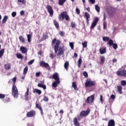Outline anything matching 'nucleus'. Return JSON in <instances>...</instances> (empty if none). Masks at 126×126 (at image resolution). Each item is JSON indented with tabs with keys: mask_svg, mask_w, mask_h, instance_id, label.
Here are the masks:
<instances>
[{
	"mask_svg": "<svg viewBox=\"0 0 126 126\" xmlns=\"http://www.w3.org/2000/svg\"><path fill=\"white\" fill-rule=\"evenodd\" d=\"M53 45L54 46V51L55 54H57L58 57H61V56H63V55H64V51L65 50L64 49V48L63 47H60V45H61V40L60 39L57 40V37H55L52 42V45Z\"/></svg>",
	"mask_w": 126,
	"mask_h": 126,
	"instance_id": "nucleus-1",
	"label": "nucleus"
},
{
	"mask_svg": "<svg viewBox=\"0 0 126 126\" xmlns=\"http://www.w3.org/2000/svg\"><path fill=\"white\" fill-rule=\"evenodd\" d=\"M12 81L13 82V87L12 88V94L13 95L14 98H18V90H17V87L16 86H15L16 77H14L13 79H12Z\"/></svg>",
	"mask_w": 126,
	"mask_h": 126,
	"instance_id": "nucleus-2",
	"label": "nucleus"
},
{
	"mask_svg": "<svg viewBox=\"0 0 126 126\" xmlns=\"http://www.w3.org/2000/svg\"><path fill=\"white\" fill-rule=\"evenodd\" d=\"M64 18L67 21L69 20V16L67 15L66 11H64L61 13V15L59 17V21H63Z\"/></svg>",
	"mask_w": 126,
	"mask_h": 126,
	"instance_id": "nucleus-3",
	"label": "nucleus"
},
{
	"mask_svg": "<svg viewBox=\"0 0 126 126\" xmlns=\"http://www.w3.org/2000/svg\"><path fill=\"white\" fill-rule=\"evenodd\" d=\"M96 83L94 81H91V79H87L85 83V87H91V86H95Z\"/></svg>",
	"mask_w": 126,
	"mask_h": 126,
	"instance_id": "nucleus-4",
	"label": "nucleus"
},
{
	"mask_svg": "<svg viewBox=\"0 0 126 126\" xmlns=\"http://www.w3.org/2000/svg\"><path fill=\"white\" fill-rule=\"evenodd\" d=\"M90 111L91 110L89 108H88L86 111H82L80 113V116L81 118L87 117V115L90 113Z\"/></svg>",
	"mask_w": 126,
	"mask_h": 126,
	"instance_id": "nucleus-5",
	"label": "nucleus"
},
{
	"mask_svg": "<svg viewBox=\"0 0 126 126\" xmlns=\"http://www.w3.org/2000/svg\"><path fill=\"white\" fill-rule=\"evenodd\" d=\"M94 99H95V94H93L88 97L86 99L85 102L87 104H91V103H93Z\"/></svg>",
	"mask_w": 126,
	"mask_h": 126,
	"instance_id": "nucleus-6",
	"label": "nucleus"
},
{
	"mask_svg": "<svg viewBox=\"0 0 126 126\" xmlns=\"http://www.w3.org/2000/svg\"><path fill=\"white\" fill-rule=\"evenodd\" d=\"M98 21H99V18L97 17H95L94 19V21L92 22V25L90 27V30L92 31V30L94 29V27L97 25V23H98Z\"/></svg>",
	"mask_w": 126,
	"mask_h": 126,
	"instance_id": "nucleus-7",
	"label": "nucleus"
},
{
	"mask_svg": "<svg viewBox=\"0 0 126 126\" xmlns=\"http://www.w3.org/2000/svg\"><path fill=\"white\" fill-rule=\"evenodd\" d=\"M36 116V111L35 110H31L27 113V118H34Z\"/></svg>",
	"mask_w": 126,
	"mask_h": 126,
	"instance_id": "nucleus-8",
	"label": "nucleus"
},
{
	"mask_svg": "<svg viewBox=\"0 0 126 126\" xmlns=\"http://www.w3.org/2000/svg\"><path fill=\"white\" fill-rule=\"evenodd\" d=\"M107 45H109V46H112L114 50H117V49H118V44H117V43H114V41L112 39H110L107 42Z\"/></svg>",
	"mask_w": 126,
	"mask_h": 126,
	"instance_id": "nucleus-9",
	"label": "nucleus"
},
{
	"mask_svg": "<svg viewBox=\"0 0 126 126\" xmlns=\"http://www.w3.org/2000/svg\"><path fill=\"white\" fill-rule=\"evenodd\" d=\"M116 74L118 76H124L126 77V70L124 69L123 70L118 71L116 72Z\"/></svg>",
	"mask_w": 126,
	"mask_h": 126,
	"instance_id": "nucleus-10",
	"label": "nucleus"
},
{
	"mask_svg": "<svg viewBox=\"0 0 126 126\" xmlns=\"http://www.w3.org/2000/svg\"><path fill=\"white\" fill-rule=\"evenodd\" d=\"M46 8L50 15L52 16L54 15V10L53 9L52 6L50 5H47Z\"/></svg>",
	"mask_w": 126,
	"mask_h": 126,
	"instance_id": "nucleus-11",
	"label": "nucleus"
},
{
	"mask_svg": "<svg viewBox=\"0 0 126 126\" xmlns=\"http://www.w3.org/2000/svg\"><path fill=\"white\" fill-rule=\"evenodd\" d=\"M84 18L86 19L87 23V24H88V23H89V21H90L89 18H90V14H89L88 12H85V14L84 15Z\"/></svg>",
	"mask_w": 126,
	"mask_h": 126,
	"instance_id": "nucleus-12",
	"label": "nucleus"
},
{
	"mask_svg": "<svg viewBox=\"0 0 126 126\" xmlns=\"http://www.w3.org/2000/svg\"><path fill=\"white\" fill-rule=\"evenodd\" d=\"M39 65L42 67H49V63H45L44 61H41L39 63Z\"/></svg>",
	"mask_w": 126,
	"mask_h": 126,
	"instance_id": "nucleus-13",
	"label": "nucleus"
},
{
	"mask_svg": "<svg viewBox=\"0 0 126 126\" xmlns=\"http://www.w3.org/2000/svg\"><path fill=\"white\" fill-rule=\"evenodd\" d=\"M115 13V8L111 7L110 8L109 11L108 12V14L109 16H114Z\"/></svg>",
	"mask_w": 126,
	"mask_h": 126,
	"instance_id": "nucleus-14",
	"label": "nucleus"
},
{
	"mask_svg": "<svg viewBox=\"0 0 126 126\" xmlns=\"http://www.w3.org/2000/svg\"><path fill=\"white\" fill-rule=\"evenodd\" d=\"M53 79H55V81H60V77H59V74L55 73L53 75Z\"/></svg>",
	"mask_w": 126,
	"mask_h": 126,
	"instance_id": "nucleus-15",
	"label": "nucleus"
},
{
	"mask_svg": "<svg viewBox=\"0 0 126 126\" xmlns=\"http://www.w3.org/2000/svg\"><path fill=\"white\" fill-rule=\"evenodd\" d=\"M73 123L75 126H80V123L77 120V118L75 117L73 119Z\"/></svg>",
	"mask_w": 126,
	"mask_h": 126,
	"instance_id": "nucleus-16",
	"label": "nucleus"
},
{
	"mask_svg": "<svg viewBox=\"0 0 126 126\" xmlns=\"http://www.w3.org/2000/svg\"><path fill=\"white\" fill-rule=\"evenodd\" d=\"M20 51L23 53V54H26L27 53V48L24 46H21L20 48Z\"/></svg>",
	"mask_w": 126,
	"mask_h": 126,
	"instance_id": "nucleus-17",
	"label": "nucleus"
},
{
	"mask_svg": "<svg viewBox=\"0 0 126 126\" xmlns=\"http://www.w3.org/2000/svg\"><path fill=\"white\" fill-rule=\"evenodd\" d=\"M115 126V121L113 119L110 120L109 122H108V126Z\"/></svg>",
	"mask_w": 126,
	"mask_h": 126,
	"instance_id": "nucleus-18",
	"label": "nucleus"
},
{
	"mask_svg": "<svg viewBox=\"0 0 126 126\" xmlns=\"http://www.w3.org/2000/svg\"><path fill=\"white\" fill-rule=\"evenodd\" d=\"M60 81H55L54 83H52V87L54 88H57L58 87V85L60 84Z\"/></svg>",
	"mask_w": 126,
	"mask_h": 126,
	"instance_id": "nucleus-19",
	"label": "nucleus"
},
{
	"mask_svg": "<svg viewBox=\"0 0 126 126\" xmlns=\"http://www.w3.org/2000/svg\"><path fill=\"white\" fill-rule=\"evenodd\" d=\"M107 49L106 48V47L105 48H100L99 49V52L101 55H103V54H105L106 53V51Z\"/></svg>",
	"mask_w": 126,
	"mask_h": 126,
	"instance_id": "nucleus-20",
	"label": "nucleus"
},
{
	"mask_svg": "<svg viewBox=\"0 0 126 126\" xmlns=\"http://www.w3.org/2000/svg\"><path fill=\"white\" fill-rule=\"evenodd\" d=\"M35 107L37 108V109H38L39 111H40L41 114H43V109H42V107L40 106V105L38 103H36Z\"/></svg>",
	"mask_w": 126,
	"mask_h": 126,
	"instance_id": "nucleus-21",
	"label": "nucleus"
},
{
	"mask_svg": "<svg viewBox=\"0 0 126 126\" xmlns=\"http://www.w3.org/2000/svg\"><path fill=\"white\" fill-rule=\"evenodd\" d=\"M122 90H123V87H122V86H117V92H119L120 94H123Z\"/></svg>",
	"mask_w": 126,
	"mask_h": 126,
	"instance_id": "nucleus-22",
	"label": "nucleus"
},
{
	"mask_svg": "<svg viewBox=\"0 0 126 126\" xmlns=\"http://www.w3.org/2000/svg\"><path fill=\"white\" fill-rule=\"evenodd\" d=\"M37 86L38 87H40V88H43L44 90H46V89H47V87L45 85H43L42 84H38Z\"/></svg>",
	"mask_w": 126,
	"mask_h": 126,
	"instance_id": "nucleus-23",
	"label": "nucleus"
},
{
	"mask_svg": "<svg viewBox=\"0 0 126 126\" xmlns=\"http://www.w3.org/2000/svg\"><path fill=\"white\" fill-rule=\"evenodd\" d=\"M72 86L74 88V90L78 91V88H77V86L76 85V82H73L72 83Z\"/></svg>",
	"mask_w": 126,
	"mask_h": 126,
	"instance_id": "nucleus-24",
	"label": "nucleus"
},
{
	"mask_svg": "<svg viewBox=\"0 0 126 126\" xmlns=\"http://www.w3.org/2000/svg\"><path fill=\"white\" fill-rule=\"evenodd\" d=\"M110 37L108 36H103L102 37V40L104 41V42H109L110 41Z\"/></svg>",
	"mask_w": 126,
	"mask_h": 126,
	"instance_id": "nucleus-25",
	"label": "nucleus"
},
{
	"mask_svg": "<svg viewBox=\"0 0 126 126\" xmlns=\"http://www.w3.org/2000/svg\"><path fill=\"white\" fill-rule=\"evenodd\" d=\"M99 59L101 60V63L102 64L105 63V61H106V59L105 58V57L104 56H100Z\"/></svg>",
	"mask_w": 126,
	"mask_h": 126,
	"instance_id": "nucleus-26",
	"label": "nucleus"
},
{
	"mask_svg": "<svg viewBox=\"0 0 126 126\" xmlns=\"http://www.w3.org/2000/svg\"><path fill=\"white\" fill-rule=\"evenodd\" d=\"M37 93V94H38V95H41V94H42V91L37 89H35L33 91V93Z\"/></svg>",
	"mask_w": 126,
	"mask_h": 126,
	"instance_id": "nucleus-27",
	"label": "nucleus"
},
{
	"mask_svg": "<svg viewBox=\"0 0 126 126\" xmlns=\"http://www.w3.org/2000/svg\"><path fill=\"white\" fill-rule=\"evenodd\" d=\"M66 0H59L58 3L59 5H63V3L65 2Z\"/></svg>",
	"mask_w": 126,
	"mask_h": 126,
	"instance_id": "nucleus-28",
	"label": "nucleus"
},
{
	"mask_svg": "<svg viewBox=\"0 0 126 126\" xmlns=\"http://www.w3.org/2000/svg\"><path fill=\"white\" fill-rule=\"evenodd\" d=\"M82 63V59H81V57H80L78 61V66L79 68H80L81 66V63Z\"/></svg>",
	"mask_w": 126,
	"mask_h": 126,
	"instance_id": "nucleus-29",
	"label": "nucleus"
},
{
	"mask_svg": "<svg viewBox=\"0 0 126 126\" xmlns=\"http://www.w3.org/2000/svg\"><path fill=\"white\" fill-rule=\"evenodd\" d=\"M4 54V49H2L0 50V59H1L2 58V56H3Z\"/></svg>",
	"mask_w": 126,
	"mask_h": 126,
	"instance_id": "nucleus-30",
	"label": "nucleus"
},
{
	"mask_svg": "<svg viewBox=\"0 0 126 126\" xmlns=\"http://www.w3.org/2000/svg\"><path fill=\"white\" fill-rule=\"evenodd\" d=\"M54 24L57 29H59V28H60V25H59V23L57 22V21L56 20L54 21Z\"/></svg>",
	"mask_w": 126,
	"mask_h": 126,
	"instance_id": "nucleus-31",
	"label": "nucleus"
},
{
	"mask_svg": "<svg viewBox=\"0 0 126 126\" xmlns=\"http://www.w3.org/2000/svg\"><path fill=\"white\" fill-rule=\"evenodd\" d=\"M19 39L21 43H25V39L22 36H19Z\"/></svg>",
	"mask_w": 126,
	"mask_h": 126,
	"instance_id": "nucleus-32",
	"label": "nucleus"
},
{
	"mask_svg": "<svg viewBox=\"0 0 126 126\" xmlns=\"http://www.w3.org/2000/svg\"><path fill=\"white\" fill-rule=\"evenodd\" d=\"M8 19V16H4V17H3V18L2 20V23L3 24L5 23V22H6V20H7Z\"/></svg>",
	"mask_w": 126,
	"mask_h": 126,
	"instance_id": "nucleus-33",
	"label": "nucleus"
},
{
	"mask_svg": "<svg viewBox=\"0 0 126 126\" xmlns=\"http://www.w3.org/2000/svg\"><path fill=\"white\" fill-rule=\"evenodd\" d=\"M68 65H69V63L68 62H65L64 64V67L65 69H68Z\"/></svg>",
	"mask_w": 126,
	"mask_h": 126,
	"instance_id": "nucleus-34",
	"label": "nucleus"
},
{
	"mask_svg": "<svg viewBox=\"0 0 126 126\" xmlns=\"http://www.w3.org/2000/svg\"><path fill=\"white\" fill-rule=\"evenodd\" d=\"M28 71V66H26L24 69V71H23L24 75H26Z\"/></svg>",
	"mask_w": 126,
	"mask_h": 126,
	"instance_id": "nucleus-35",
	"label": "nucleus"
},
{
	"mask_svg": "<svg viewBox=\"0 0 126 126\" xmlns=\"http://www.w3.org/2000/svg\"><path fill=\"white\" fill-rule=\"evenodd\" d=\"M16 57L17 59H20L21 60H23V59L24 58L21 54H16Z\"/></svg>",
	"mask_w": 126,
	"mask_h": 126,
	"instance_id": "nucleus-36",
	"label": "nucleus"
},
{
	"mask_svg": "<svg viewBox=\"0 0 126 126\" xmlns=\"http://www.w3.org/2000/svg\"><path fill=\"white\" fill-rule=\"evenodd\" d=\"M27 38H28V41L29 43H30L31 42V38H32V35L31 34H29L27 35Z\"/></svg>",
	"mask_w": 126,
	"mask_h": 126,
	"instance_id": "nucleus-37",
	"label": "nucleus"
},
{
	"mask_svg": "<svg viewBox=\"0 0 126 126\" xmlns=\"http://www.w3.org/2000/svg\"><path fill=\"white\" fill-rule=\"evenodd\" d=\"M121 86H126V81L122 80L121 81Z\"/></svg>",
	"mask_w": 126,
	"mask_h": 126,
	"instance_id": "nucleus-38",
	"label": "nucleus"
},
{
	"mask_svg": "<svg viewBox=\"0 0 126 126\" xmlns=\"http://www.w3.org/2000/svg\"><path fill=\"white\" fill-rule=\"evenodd\" d=\"M69 46L72 50H74V43H73V42H69Z\"/></svg>",
	"mask_w": 126,
	"mask_h": 126,
	"instance_id": "nucleus-39",
	"label": "nucleus"
},
{
	"mask_svg": "<svg viewBox=\"0 0 126 126\" xmlns=\"http://www.w3.org/2000/svg\"><path fill=\"white\" fill-rule=\"evenodd\" d=\"M49 38V36H48V34H43L42 36V39L43 40H47Z\"/></svg>",
	"mask_w": 126,
	"mask_h": 126,
	"instance_id": "nucleus-40",
	"label": "nucleus"
},
{
	"mask_svg": "<svg viewBox=\"0 0 126 126\" xmlns=\"http://www.w3.org/2000/svg\"><path fill=\"white\" fill-rule=\"evenodd\" d=\"M83 48H87V41H84L82 43Z\"/></svg>",
	"mask_w": 126,
	"mask_h": 126,
	"instance_id": "nucleus-41",
	"label": "nucleus"
},
{
	"mask_svg": "<svg viewBox=\"0 0 126 126\" xmlns=\"http://www.w3.org/2000/svg\"><path fill=\"white\" fill-rule=\"evenodd\" d=\"M43 101H44V102H49V97H48V96H44L43 98Z\"/></svg>",
	"mask_w": 126,
	"mask_h": 126,
	"instance_id": "nucleus-42",
	"label": "nucleus"
},
{
	"mask_svg": "<svg viewBox=\"0 0 126 126\" xmlns=\"http://www.w3.org/2000/svg\"><path fill=\"white\" fill-rule=\"evenodd\" d=\"M95 10L97 11V12H100V7L98 5H95Z\"/></svg>",
	"mask_w": 126,
	"mask_h": 126,
	"instance_id": "nucleus-43",
	"label": "nucleus"
},
{
	"mask_svg": "<svg viewBox=\"0 0 126 126\" xmlns=\"http://www.w3.org/2000/svg\"><path fill=\"white\" fill-rule=\"evenodd\" d=\"M5 103H9L10 102V98L9 97H6L5 99Z\"/></svg>",
	"mask_w": 126,
	"mask_h": 126,
	"instance_id": "nucleus-44",
	"label": "nucleus"
},
{
	"mask_svg": "<svg viewBox=\"0 0 126 126\" xmlns=\"http://www.w3.org/2000/svg\"><path fill=\"white\" fill-rule=\"evenodd\" d=\"M18 2H22L23 4H26V1L25 0H18Z\"/></svg>",
	"mask_w": 126,
	"mask_h": 126,
	"instance_id": "nucleus-45",
	"label": "nucleus"
},
{
	"mask_svg": "<svg viewBox=\"0 0 126 126\" xmlns=\"http://www.w3.org/2000/svg\"><path fill=\"white\" fill-rule=\"evenodd\" d=\"M5 98V94H0V99H4Z\"/></svg>",
	"mask_w": 126,
	"mask_h": 126,
	"instance_id": "nucleus-46",
	"label": "nucleus"
},
{
	"mask_svg": "<svg viewBox=\"0 0 126 126\" xmlns=\"http://www.w3.org/2000/svg\"><path fill=\"white\" fill-rule=\"evenodd\" d=\"M60 36H62V37H63L64 36V34H65V32H64L61 31L59 33Z\"/></svg>",
	"mask_w": 126,
	"mask_h": 126,
	"instance_id": "nucleus-47",
	"label": "nucleus"
},
{
	"mask_svg": "<svg viewBox=\"0 0 126 126\" xmlns=\"http://www.w3.org/2000/svg\"><path fill=\"white\" fill-rule=\"evenodd\" d=\"M107 28V22H103V29H106Z\"/></svg>",
	"mask_w": 126,
	"mask_h": 126,
	"instance_id": "nucleus-48",
	"label": "nucleus"
},
{
	"mask_svg": "<svg viewBox=\"0 0 126 126\" xmlns=\"http://www.w3.org/2000/svg\"><path fill=\"white\" fill-rule=\"evenodd\" d=\"M4 67H5V69H7V70H8V69H9L10 68V65H5Z\"/></svg>",
	"mask_w": 126,
	"mask_h": 126,
	"instance_id": "nucleus-49",
	"label": "nucleus"
},
{
	"mask_svg": "<svg viewBox=\"0 0 126 126\" xmlns=\"http://www.w3.org/2000/svg\"><path fill=\"white\" fill-rule=\"evenodd\" d=\"M34 60H32L31 61H30V62H28V64L29 65H31V64H32V63H34Z\"/></svg>",
	"mask_w": 126,
	"mask_h": 126,
	"instance_id": "nucleus-50",
	"label": "nucleus"
},
{
	"mask_svg": "<svg viewBox=\"0 0 126 126\" xmlns=\"http://www.w3.org/2000/svg\"><path fill=\"white\" fill-rule=\"evenodd\" d=\"M71 27H72V28H75V22H72L71 23Z\"/></svg>",
	"mask_w": 126,
	"mask_h": 126,
	"instance_id": "nucleus-51",
	"label": "nucleus"
},
{
	"mask_svg": "<svg viewBox=\"0 0 126 126\" xmlns=\"http://www.w3.org/2000/svg\"><path fill=\"white\" fill-rule=\"evenodd\" d=\"M83 75L85 77H88V73L86 71L83 72Z\"/></svg>",
	"mask_w": 126,
	"mask_h": 126,
	"instance_id": "nucleus-52",
	"label": "nucleus"
},
{
	"mask_svg": "<svg viewBox=\"0 0 126 126\" xmlns=\"http://www.w3.org/2000/svg\"><path fill=\"white\" fill-rule=\"evenodd\" d=\"M29 95V89H27V92L25 94V96H28Z\"/></svg>",
	"mask_w": 126,
	"mask_h": 126,
	"instance_id": "nucleus-53",
	"label": "nucleus"
},
{
	"mask_svg": "<svg viewBox=\"0 0 126 126\" xmlns=\"http://www.w3.org/2000/svg\"><path fill=\"white\" fill-rule=\"evenodd\" d=\"M111 99H112V100H115L116 99V96L114 94H112L110 96Z\"/></svg>",
	"mask_w": 126,
	"mask_h": 126,
	"instance_id": "nucleus-54",
	"label": "nucleus"
},
{
	"mask_svg": "<svg viewBox=\"0 0 126 126\" xmlns=\"http://www.w3.org/2000/svg\"><path fill=\"white\" fill-rule=\"evenodd\" d=\"M40 74H41V72H37L35 73V75H36V77H39V76H40Z\"/></svg>",
	"mask_w": 126,
	"mask_h": 126,
	"instance_id": "nucleus-55",
	"label": "nucleus"
},
{
	"mask_svg": "<svg viewBox=\"0 0 126 126\" xmlns=\"http://www.w3.org/2000/svg\"><path fill=\"white\" fill-rule=\"evenodd\" d=\"M12 17H15L16 16V12H13L11 14Z\"/></svg>",
	"mask_w": 126,
	"mask_h": 126,
	"instance_id": "nucleus-56",
	"label": "nucleus"
},
{
	"mask_svg": "<svg viewBox=\"0 0 126 126\" xmlns=\"http://www.w3.org/2000/svg\"><path fill=\"white\" fill-rule=\"evenodd\" d=\"M76 12L77 13V14H79L80 13V10H79V9H78V8H76Z\"/></svg>",
	"mask_w": 126,
	"mask_h": 126,
	"instance_id": "nucleus-57",
	"label": "nucleus"
},
{
	"mask_svg": "<svg viewBox=\"0 0 126 126\" xmlns=\"http://www.w3.org/2000/svg\"><path fill=\"white\" fill-rule=\"evenodd\" d=\"M100 102H104V99L103 98V95H100Z\"/></svg>",
	"mask_w": 126,
	"mask_h": 126,
	"instance_id": "nucleus-58",
	"label": "nucleus"
},
{
	"mask_svg": "<svg viewBox=\"0 0 126 126\" xmlns=\"http://www.w3.org/2000/svg\"><path fill=\"white\" fill-rule=\"evenodd\" d=\"M50 57L51 58V59L53 60V59H54V58H55V55H54V54H53V53H50Z\"/></svg>",
	"mask_w": 126,
	"mask_h": 126,
	"instance_id": "nucleus-59",
	"label": "nucleus"
},
{
	"mask_svg": "<svg viewBox=\"0 0 126 126\" xmlns=\"http://www.w3.org/2000/svg\"><path fill=\"white\" fill-rule=\"evenodd\" d=\"M90 2H91L92 4H94L95 3V0H89Z\"/></svg>",
	"mask_w": 126,
	"mask_h": 126,
	"instance_id": "nucleus-60",
	"label": "nucleus"
},
{
	"mask_svg": "<svg viewBox=\"0 0 126 126\" xmlns=\"http://www.w3.org/2000/svg\"><path fill=\"white\" fill-rule=\"evenodd\" d=\"M25 12L24 10H22L20 12V15H24Z\"/></svg>",
	"mask_w": 126,
	"mask_h": 126,
	"instance_id": "nucleus-61",
	"label": "nucleus"
},
{
	"mask_svg": "<svg viewBox=\"0 0 126 126\" xmlns=\"http://www.w3.org/2000/svg\"><path fill=\"white\" fill-rule=\"evenodd\" d=\"M118 60L116 59H113L112 60V63H117V61Z\"/></svg>",
	"mask_w": 126,
	"mask_h": 126,
	"instance_id": "nucleus-62",
	"label": "nucleus"
},
{
	"mask_svg": "<svg viewBox=\"0 0 126 126\" xmlns=\"http://www.w3.org/2000/svg\"><path fill=\"white\" fill-rule=\"evenodd\" d=\"M77 56H78L77 53H75L74 54V57L75 58H77Z\"/></svg>",
	"mask_w": 126,
	"mask_h": 126,
	"instance_id": "nucleus-63",
	"label": "nucleus"
},
{
	"mask_svg": "<svg viewBox=\"0 0 126 126\" xmlns=\"http://www.w3.org/2000/svg\"><path fill=\"white\" fill-rule=\"evenodd\" d=\"M27 126H33V125L30 124V123L27 124Z\"/></svg>",
	"mask_w": 126,
	"mask_h": 126,
	"instance_id": "nucleus-64",
	"label": "nucleus"
}]
</instances>
